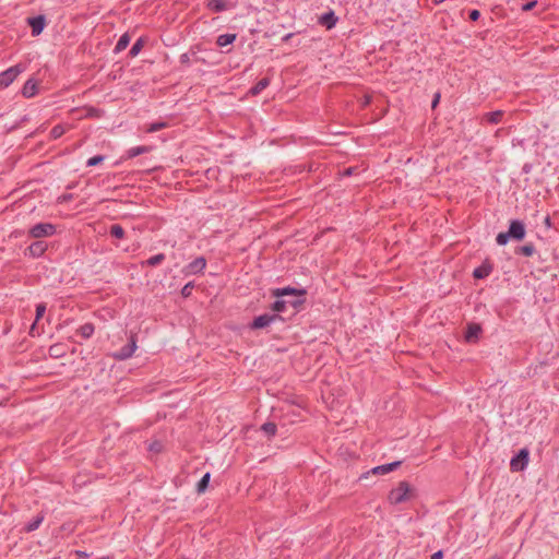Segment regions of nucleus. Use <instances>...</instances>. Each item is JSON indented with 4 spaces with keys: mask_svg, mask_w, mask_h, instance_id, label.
Listing matches in <instances>:
<instances>
[{
    "mask_svg": "<svg viewBox=\"0 0 559 559\" xmlns=\"http://www.w3.org/2000/svg\"><path fill=\"white\" fill-rule=\"evenodd\" d=\"M411 486L407 481L403 480L399 483L396 488L390 490L388 495V500L391 504H400L409 499Z\"/></svg>",
    "mask_w": 559,
    "mask_h": 559,
    "instance_id": "f257e3e1",
    "label": "nucleus"
},
{
    "mask_svg": "<svg viewBox=\"0 0 559 559\" xmlns=\"http://www.w3.org/2000/svg\"><path fill=\"white\" fill-rule=\"evenodd\" d=\"M57 233L56 225L51 223H38L32 226L28 230V236L34 239H41L51 237Z\"/></svg>",
    "mask_w": 559,
    "mask_h": 559,
    "instance_id": "f03ea898",
    "label": "nucleus"
},
{
    "mask_svg": "<svg viewBox=\"0 0 559 559\" xmlns=\"http://www.w3.org/2000/svg\"><path fill=\"white\" fill-rule=\"evenodd\" d=\"M23 71L24 67L22 64H15L5 71H2L0 73V88H7L11 85Z\"/></svg>",
    "mask_w": 559,
    "mask_h": 559,
    "instance_id": "7ed1b4c3",
    "label": "nucleus"
},
{
    "mask_svg": "<svg viewBox=\"0 0 559 559\" xmlns=\"http://www.w3.org/2000/svg\"><path fill=\"white\" fill-rule=\"evenodd\" d=\"M530 461V451L526 448L521 449L510 461L512 472H522L526 468Z\"/></svg>",
    "mask_w": 559,
    "mask_h": 559,
    "instance_id": "20e7f679",
    "label": "nucleus"
},
{
    "mask_svg": "<svg viewBox=\"0 0 559 559\" xmlns=\"http://www.w3.org/2000/svg\"><path fill=\"white\" fill-rule=\"evenodd\" d=\"M283 320V318L277 313H263L253 319V321L249 324L251 330H260L269 326L271 323Z\"/></svg>",
    "mask_w": 559,
    "mask_h": 559,
    "instance_id": "39448f33",
    "label": "nucleus"
},
{
    "mask_svg": "<svg viewBox=\"0 0 559 559\" xmlns=\"http://www.w3.org/2000/svg\"><path fill=\"white\" fill-rule=\"evenodd\" d=\"M507 231L512 240L521 241L526 235L525 224L520 219H512Z\"/></svg>",
    "mask_w": 559,
    "mask_h": 559,
    "instance_id": "423d86ee",
    "label": "nucleus"
},
{
    "mask_svg": "<svg viewBox=\"0 0 559 559\" xmlns=\"http://www.w3.org/2000/svg\"><path fill=\"white\" fill-rule=\"evenodd\" d=\"M47 249L48 243L44 240L37 239L25 249L24 255L33 259H38L45 254Z\"/></svg>",
    "mask_w": 559,
    "mask_h": 559,
    "instance_id": "0eeeda50",
    "label": "nucleus"
},
{
    "mask_svg": "<svg viewBox=\"0 0 559 559\" xmlns=\"http://www.w3.org/2000/svg\"><path fill=\"white\" fill-rule=\"evenodd\" d=\"M205 266H206L205 258L204 257H199V258L194 259L193 261H191L189 264H187L183 267L182 272L186 275L199 274V273L203 272Z\"/></svg>",
    "mask_w": 559,
    "mask_h": 559,
    "instance_id": "6e6552de",
    "label": "nucleus"
},
{
    "mask_svg": "<svg viewBox=\"0 0 559 559\" xmlns=\"http://www.w3.org/2000/svg\"><path fill=\"white\" fill-rule=\"evenodd\" d=\"M135 349L136 341L134 336H131L129 343L123 345L115 356L119 360H126L134 354Z\"/></svg>",
    "mask_w": 559,
    "mask_h": 559,
    "instance_id": "1a4fd4ad",
    "label": "nucleus"
},
{
    "mask_svg": "<svg viewBox=\"0 0 559 559\" xmlns=\"http://www.w3.org/2000/svg\"><path fill=\"white\" fill-rule=\"evenodd\" d=\"M493 270V264L489 259H486L479 266L473 271V276L476 280H484L488 277Z\"/></svg>",
    "mask_w": 559,
    "mask_h": 559,
    "instance_id": "9d476101",
    "label": "nucleus"
},
{
    "mask_svg": "<svg viewBox=\"0 0 559 559\" xmlns=\"http://www.w3.org/2000/svg\"><path fill=\"white\" fill-rule=\"evenodd\" d=\"M307 294L306 289L304 288H294V287H284V288H276L272 292V295L274 297H283V296H293V297H305Z\"/></svg>",
    "mask_w": 559,
    "mask_h": 559,
    "instance_id": "9b49d317",
    "label": "nucleus"
},
{
    "mask_svg": "<svg viewBox=\"0 0 559 559\" xmlns=\"http://www.w3.org/2000/svg\"><path fill=\"white\" fill-rule=\"evenodd\" d=\"M28 24L32 28V35L37 36L43 32L46 25V19L44 15H37L28 19Z\"/></svg>",
    "mask_w": 559,
    "mask_h": 559,
    "instance_id": "f8f14e48",
    "label": "nucleus"
},
{
    "mask_svg": "<svg viewBox=\"0 0 559 559\" xmlns=\"http://www.w3.org/2000/svg\"><path fill=\"white\" fill-rule=\"evenodd\" d=\"M401 464H402V461H394L392 463L379 465V466L373 467L371 469V473L374 474V475H384V474H388L390 472H393L394 469L400 467Z\"/></svg>",
    "mask_w": 559,
    "mask_h": 559,
    "instance_id": "ddd939ff",
    "label": "nucleus"
},
{
    "mask_svg": "<svg viewBox=\"0 0 559 559\" xmlns=\"http://www.w3.org/2000/svg\"><path fill=\"white\" fill-rule=\"evenodd\" d=\"M503 115H504L503 110H495V111L486 112L481 116V122H486L489 124H498L501 122Z\"/></svg>",
    "mask_w": 559,
    "mask_h": 559,
    "instance_id": "4468645a",
    "label": "nucleus"
},
{
    "mask_svg": "<svg viewBox=\"0 0 559 559\" xmlns=\"http://www.w3.org/2000/svg\"><path fill=\"white\" fill-rule=\"evenodd\" d=\"M481 333V328L479 324L471 323L467 325L465 332V340L468 343L476 342L478 340L479 334Z\"/></svg>",
    "mask_w": 559,
    "mask_h": 559,
    "instance_id": "2eb2a0df",
    "label": "nucleus"
},
{
    "mask_svg": "<svg viewBox=\"0 0 559 559\" xmlns=\"http://www.w3.org/2000/svg\"><path fill=\"white\" fill-rule=\"evenodd\" d=\"M37 81L35 79H28L22 88V95L26 98H31L37 93Z\"/></svg>",
    "mask_w": 559,
    "mask_h": 559,
    "instance_id": "dca6fc26",
    "label": "nucleus"
},
{
    "mask_svg": "<svg viewBox=\"0 0 559 559\" xmlns=\"http://www.w3.org/2000/svg\"><path fill=\"white\" fill-rule=\"evenodd\" d=\"M337 20L338 19L335 15L334 11L331 10L320 16L319 23L325 26L328 29H331L332 27L335 26Z\"/></svg>",
    "mask_w": 559,
    "mask_h": 559,
    "instance_id": "f3484780",
    "label": "nucleus"
},
{
    "mask_svg": "<svg viewBox=\"0 0 559 559\" xmlns=\"http://www.w3.org/2000/svg\"><path fill=\"white\" fill-rule=\"evenodd\" d=\"M45 520V513L39 512L36 516H34L24 527V531L27 533L36 531L43 521Z\"/></svg>",
    "mask_w": 559,
    "mask_h": 559,
    "instance_id": "a211bd4d",
    "label": "nucleus"
},
{
    "mask_svg": "<svg viewBox=\"0 0 559 559\" xmlns=\"http://www.w3.org/2000/svg\"><path fill=\"white\" fill-rule=\"evenodd\" d=\"M535 252H536V248L532 242L525 243L523 246H519L514 249V253L516 255H523V257H532Z\"/></svg>",
    "mask_w": 559,
    "mask_h": 559,
    "instance_id": "6ab92c4d",
    "label": "nucleus"
},
{
    "mask_svg": "<svg viewBox=\"0 0 559 559\" xmlns=\"http://www.w3.org/2000/svg\"><path fill=\"white\" fill-rule=\"evenodd\" d=\"M270 83L271 80L269 78H263L249 90V93L252 96L259 95L263 90H265L270 85Z\"/></svg>",
    "mask_w": 559,
    "mask_h": 559,
    "instance_id": "aec40b11",
    "label": "nucleus"
},
{
    "mask_svg": "<svg viewBox=\"0 0 559 559\" xmlns=\"http://www.w3.org/2000/svg\"><path fill=\"white\" fill-rule=\"evenodd\" d=\"M206 8L213 12L219 13L227 10L225 0H207Z\"/></svg>",
    "mask_w": 559,
    "mask_h": 559,
    "instance_id": "412c9836",
    "label": "nucleus"
},
{
    "mask_svg": "<svg viewBox=\"0 0 559 559\" xmlns=\"http://www.w3.org/2000/svg\"><path fill=\"white\" fill-rule=\"evenodd\" d=\"M150 151L151 147L146 145L134 146L126 152V158H134L141 154L148 153Z\"/></svg>",
    "mask_w": 559,
    "mask_h": 559,
    "instance_id": "4be33fe9",
    "label": "nucleus"
},
{
    "mask_svg": "<svg viewBox=\"0 0 559 559\" xmlns=\"http://www.w3.org/2000/svg\"><path fill=\"white\" fill-rule=\"evenodd\" d=\"M237 38L236 34H222L217 37L216 44L218 47H225L233 44Z\"/></svg>",
    "mask_w": 559,
    "mask_h": 559,
    "instance_id": "5701e85b",
    "label": "nucleus"
},
{
    "mask_svg": "<svg viewBox=\"0 0 559 559\" xmlns=\"http://www.w3.org/2000/svg\"><path fill=\"white\" fill-rule=\"evenodd\" d=\"M130 44V36L128 33H124L120 36V38L118 39L115 48H114V51L116 53H119L121 52L122 50H124L128 45Z\"/></svg>",
    "mask_w": 559,
    "mask_h": 559,
    "instance_id": "b1692460",
    "label": "nucleus"
},
{
    "mask_svg": "<svg viewBox=\"0 0 559 559\" xmlns=\"http://www.w3.org/2000/svg\"><path fill=\"white\" fill-rule=\"evenodd\" d=\"M95 328L93 323H84L78 329V334L83 338H90L94 334Z\"/></svg>",
    "mask_w": 559,
    "mask_h": 559,
    "instance_id": "393cba45",
    "label": "nucleus"
},
{
    "mask_svg": "<svg viewBox=\"0 0 559 559\" xmlns=\"http://www.w3.org/2000/svg\"><path fill=\"white\" fill-rule=\"evenodd\" d=\"M260 429L269 439L273 438L277 432V426L272 421L264 423Z\"/></svg>",
    "mask_w": 559,
    "mask_h": 559,
    "instance_id": "a878e982",
    "label": "nucleus"
},
{
    "mask_svg": "<svg viewBox=\"0 0 559 559\" xmlns=\"http://www.w3.org/2000/svg\"><path fill=\"white\" fill-rule=\"evenodd\" d=\"M166 259L164 253H157L151 258H148L146 261L142 262V266H156L160 264Z\"/></svg>",
    "mask_w": 559,
    "mask_h": 559,
    "instance_id": "bb28decb",
    "label": "nucleus"
},
{
    "mask_svg": "<svg viewBox=\"0 0 559 559\" xmlns=\"http://www.w3.org/2000/svg\"><path fill=\"white\" fill-rule=\"evenodd\" d=\"M211 479V474L207 472L205 473L202 478L197 484V491L198 493H203L209 487V483Z\"/></svg>",
    "mask_w": 559,
    "mask_h": 559,
    "instance_id": "cd10ccee",
    "label": "nucleus"
},
{
    "mask_svg": "<svg viewBox=\"0 0 559 559\" xmlns=\"http://www.w3.org/2000/svg\"><path fill=\"white\" fill-rule=\"evenodd\" d=\"M288 308V301L284 300V299H277L275 300L272 306H271V309L280 314L281 312H285Z\"/></svg>",
    "mask_w": 559,
    "mask_h": 559,
    "instance_id": "c85d7f7f",
    "label": "nucleus"
},
{
    "mask_svg": "<svg viewBox=\"0 0 559 559\" xmlns=\"http://www.w3.org/2000/svg\"><path fill=\"white\" fill-rule=\"evenodd\" d=\"M144 43V38H138L136 41L132 45L131 49L129 50V57L134 58L135 56H138L142 50Z\"/></svg>",
    "mask_w": 559,
    "mask_h": 559,
    "instance_id": "c756f323",
    "label": "nucleus"
},
{
    "mask_svg": "<svg viewBox=\"0 0 559 559\" xmlns=\"http://www.w3.org/2000/svg\"><path fill=\"white\" fill-rule=\"evenodd\" d=\"M109 233L111 237H115L117 239H123L126 236L123 227L119 224L111 225Z\"/></svg>",
    "mask_w": 559,
    "mask_h": 559,
    "instance_id": "7c9ffc66",
    "label": "nucleus"
},
{
    "mask_svg": "<svg viewBox=\"0 0 559 559\" xmlns=\"http://www.w3.org/2000/svg\"><path fill=\"white\" fill-rule=\"evenodd\" d=\"M197 52L194 47H191L189 52L181 53L179 57V61L182 66L189 67L191 64V56H195Z\"/></svg>",
    "mask_w": 559,
    "mask_h": 559,
    "instance_id": "2f4dec72",
    "label": "nucleus"
},
{
    "mask_svg": "<svg viewBox=\"0 0 559 559\" xmlns=\"http://www.w3.org/2000/svg\"><path fill=\"white\" fill-rule=\"evenodd\" d=\"M167 127H168L167 122H165V121H156V122H153V123L148 124L145 131L147 133H154V132H157V131H159L162 129H165Z\"/></svg>",
    "mask_w": 559,
    "mask_h": 559,
    "instance_id": "473e14b6",
    "label": "nucleus"
},
{
    "mask_svg": "<svg viewBox=\"0 0 559 559\" xmlns=\"http://www.w3.org/2000/svg\"><path fill=\"white\" fill-rule=\"evenodd\" d=\"M64 132H66V129L62 124H56L50 130V138L53 140H57V139L61 138L64 134Z\"/></svg>",
    "mask_w": 559,
    "mask_h": 559,
    "instance_id": "72a5a7b5",
    "label": "nucleus"
},
{
    "mask_svg": "<svg viewBox=\"0 0 559 559\" xmlns=\"http://www.w3.org/2000/svg\"><path fill=\"white\" fill-rule=\"evenodd\" d=\"M85 117L90 118H100L103 116V110L96 107H86L85 108Z\"/></svg>",
    "mask_w": 559,
    "mask_h": 559,
    "instance_id": "f704fd0d",
    "label": "nucleus"
},
{
    "mask_svg": "<svg viewBox=\"0 0 559 559\" xmlns=\"http://www.w3.org/2000/svg\"><path fill=\"white\" fill-rule=\"evenodd\" d=\"M105 158H106L105 155H95L87 159L86 166L87 167L97 166V165L102 164L105 160Z\"/></svg>",
    "mask_w": 559,
    "mask_h": 559,
    "instance_id": "c9c22d12",
    "label": "nucleus"
},
{
    "mask_svg": "<svg viewBox=\"0 0 559 559\" xmlns=\"http://www.w3.org/2000/svg\"><path fill=\"white\" fill-rule=\"evenodd\" d=\"M288 301V306H290L294 310H298V308L304 305L305 297H294L292 299H285Z\"/></svg>",
    "mask_w": 559,
    "mask_h": 559,
    "instance_id": "e433bc0d",
    "label": "nucleus"
},
{
    "mask_svg": "<svg viewBox=\"0 0 559 559\" xmlns=\"http://www.w3.org/2000/svg\"><path fill=\"white\" fill-rule=\"evenodd\" d=\"M509 240H512L511 237L509 236L508 231H504V233H499L497 235V238H496V241L499 246H506Z\"/></svg>",
    "mask_w": 559,
    "mask_h": 559,
    "instance_id": "4c0bfd02",
    "label": "nucleus"
},
{
    "mask_svg": "<svg viewBox=\"0 0 559 559\" xmlns=\"http://www.w3.org/2000/svg\"><path fill=\"white\" fill-rule=\"evenodd\" d=\"M193 288H194V283H193V282H189V283H187V284L181 288V292H180L181 296H182L183 298H188V297H190V296H191V294H192Z\"/></svg>",
    "mask_w": 559,
    "mask_h": 559,
    "instance_id": "58836bf2",
    "label": "nucleus"
},
{
    "mask_svg": "<svg viewBox=\"0 0 559 559\" xmlns=\"http://www.w3.org/2000/svg\"><path fill=\"white\" fill-rule=\"evenodd\" d=\"M46 312V305L44 302H40L36 306V317H35V320L36 321H39L43 316L45 314Z\"/></svg>",
    "mask_w": 559,
    "mask_h": 559,
    "instance_id": "ea45409f",
    "label": "nucleus"
},
{
    "mask_svg": "<svg viewBox=\"0 0 559 559\" xmlns=\"http://www.w3.org/2000/svg\"><path fill=\"white\" fill-rule=\"evenodd\" d=\"M49 354L52 357H60L63 355V353L61 352V346L59 344H55V345L50 346Z\"/></svg>",
    "mask_w": 559,
    "mask_h": 559,
    "instance_id": "a19ab883",
    "label": "nucleus"
},
{
    "mask_svg": "<svg viewBox=\"0 0 559 559\" xmlns=\"http://www.w3.org/2000/svg\"><path fill=\"white\" fill-rule=\"evenodd\" d=\"M468 17L471 21L475 22L480 17V12L476 9L471 10L468 13Z\"/></svg>",
    "mask_w": 559,
    "mask_h": 559,
    "instance_id": "79ce46f5",
    "label": "nucleus"
},
{
    "mask_svg": "<svg viewBox=\"0 0 559 559\" xmlns=\"http://www.w3.org/2000/svg\"><path fill=\"white\" fill-rule=\"evenodd\" d=\"M37 322H38V321H36V320H35V321L33 322V324H32L31 329H29V334H31L32 336L39 335V334H40V331H38V330H37Z\"/></svg>",
    "mask_w": 559,
    "mask_h": 559,
    "instance_id": "37998d69",
    "label": "nucleus"
},
{
    "mask_svg": "<svg viewBox=\"0 0 559 559\" xmlns=\"http://www.w3.org/2000/svg\"><path fill=\"white\" fill-rule=\"evenodd\" d=\"M536 5V1H530L525 4H523L522 10L523 11H530Z\"/></svg>",
    "mask_w": 559,
    "mask_h": 559,
    "instance_id": "c03bdc74",
    "label": "nucleus"
},
{
    "mask_svg": "<svg viewBox=\"0 0 559 559\" xmlns=\"http://www.w3.org/2000/svg\"><path fill=\"white\" fill-rule=\"evenodd\" d=\"M355 170H356L355 167H348V168L344 169L343 176H352L355 173Z\"/></svg>",
    "mask_w": 559,
    "mask_h": 559,
    "instance_id": "a18cd8bd",
    "label": "nucleus"
},
{
    "mask_svg": "<svg viewBox=\"0 0 559 559\" xmlns=\"http://www.w3.org/2000/svg\"><path fill=\"white\" fill-rule=\"evenodd\" d=\"M443 558V551L438 550L435 554L431 555L430 559H442Z\"/></svg>",
    "mask_w": 559,
    "mask_h": 559,
    "instance_id": "49530a36",
    "label": "nucleus"
},
{
    "mask_svg": "<svg viewBox=\"0 0 559 559\" xmlns=\"http://www.w3.org/2000/svg\"><path fill=\"white\" fill-rule=\"evenodd\" d=\"M439 100H440V94L437 93L432 99L431 107L435 108L438 105Z\"/></svg>",
    "mask_w": 559,
    "mask_h": 559,
    "instance_id": "de8ad7c7",
    "label": "nucleus"
},
{
    "mask_svg": "<svg viewBox=\"0 0 559 559\" xmlns=\"http://www.w3.org/2000/svg\"><path fill=\"white\" fill-rule=\"evenodd\" d=\"M544 224L547 228H550L551 227V218L549 215H547L544 219Z\"/></svg>",
    "mask_w": 559,
    "mask_h": 559,
    "instance_id": "09e8293b",
    "label": "nucleus"
},
{
    "mask_svg": "<svg viewBox=\"0 0 559 559\" xmlns=\"http://www.w3.org/2000/svg\"><path fill=\"white\" fill-rule=\"evenodd\" d=\"M295 34L288 33L285 36L282 37V41H288Z\"/></svg>",
    "mask_w": 559,
    "mask_h": 559,
    "instance_id": "8fccbe9b",
    "label": "nucleus"
},
{
    "mask_svg": "<svg viewBox=\"0 0 559 559\" xmlns=\"http://www.w3.org/2000/svg\"><path fill=\"white\" fill-rule=\"evenodd\" d=\"M60 200L61 201H70V200H72V194H63L62 197H60Z\"/></svg>",
    "mask_w": 559,
    "mask_h": 559,
    "instance_id": "3c124183",
    "label": "nucleus"
},
{
    "mask_svg": "<svg viewBox=\"0 0 559 559\" xmlns=\"http://www.w3.org/2000/svg\"><path fill=\"white\" fill-rule=\"evenodd\" d=\"M76 555H78L79 557H81V558H87V557H88V555H87L85 551H81V550H78V551H76Z\"/></svg>",
    "mask_w": 559,
    "mask_h": 559,
    "instance_id": "603ef678",
    "label": "nucleus"
},
{
    "mask_svg": "<svg viewBox=\"0 0 559 559\" xmlns=\"http://www.w3.org/2000/svg\"><path fill=\"white\" fill-rule=\"evenodd\" d=\"M157 447H158V443H155L154 445H151V448H150V449H151V450H156V449H157Z\"/></svg>",
    "mask_w": 559,
    "mask_h": 559,
    "instance_id": "864d4df0",
    "label": "nucleus"
},
{
    "mask_svg": "<svg viewBox=\"0 0 559 559\" xmlns=\"http://www.w3.org/2000/svg\"><path fill=\"white\" fill-rule=\"evenodd\" d=\"M157 447H158V443H155L154 445H151V448H150V449H151V450H156V449H157Z\"/></svg>",
    "mask_w": 559,
    "mask_h": 559,
    "instance_id": "5fc2aeb1",
    "label": "nucleus"
},
{
    "mask_svg": "<svg viewBox=\"0 0 559 559\" xmlns=\"http://www.w3.org/2000/svg\"><path fill=\"white\" fill-rule=\"evenodd\" d=\"M157 447H158V443H155L154 445H151V448H150V449H151V450H156V449H157Z\"/></svg>",
    "mask_w": 559,
    "mask_h": 559,
    "instance_id": "6e6d98bb",
    "label": "nucleus"
},
{
    "mask_svg": "<svg viewBox=\"0 0 559 559\" xmlns=\"http://www.w3.org/2000/svg\"><path fill=\"white\" fill-rule=\"evenodd\" d=\"M179 559H187V558H179Z\"/></svg>",
    "mask_w": 559,
    "mask_h": 559,
    "instance_id": "4d7b16f0",
    "label": "nucleus"
}]
</instances>
